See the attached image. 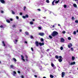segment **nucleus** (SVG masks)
<instances>
[{"mask_svg":"<svg viewBox=\"0 0 78 78\" xmlns=\"http://www.w3.org/2000/svg\"><path fill=\"white\" fill-rule=\"evenodd\" d=\"M6 21L8 23H10V21L8 19L6 20Z\"/></svg>","mask_w":78,"mask_h":78,"instance_id":"f3484780","label":"nucleus"},{"mask_svg":"<svg viewBox=\"0 0 78 78\" xmlns=\"http://www.w3.org/2000/svg\"><path fill=\"white\" fill-rule=\"evenodd\" d=\"M58 2H59V0H58V1H56L55 2V4H57L58 3Z\"/></svg>","mask_w":78,"mask_h":78,"instance_id":"393cba45","label":"nucleus"},{"mask_svg":"<svg viewBox=\"0 0 78 78\" xmlns=\"http://www.w3.org/2000/svg\"><path fill=\"white\" fill-rule=\"evenodd\" d=\"M26 58H28V56H26Z\"/></svg>","mask_w":78,"mask_h":78,"instance_id":"e2e57ef3","label":"nucleus"},{"mask_svg":"<svg viewBox=\"0 0 78 78\" xmlns=\"http://www.w3.org/2000/svg\"><path fill=\"white\" fill-rule=\"evenodd\" d=\"M16 72L15 71H13V76H16Z\"/></svg>","mask_w":78,"mask_h":78,"instance_id":"9b49d317","label":"nucleus"},{"mask_svg":"<svg viewBox=\"0 0 78 78\" xmlns=\"http://www.w3.org/2000/svg\"><path fill=\"white\" fill-rule=\"evenodd\" d=\"M21 77L22 78H24V76H23L22 75V76H21Z\"/></svg>","mask_w":78,"mask_h":78,"instance_id":"8fccbe9b","label":"nucleus"},{"mask_svg":"<svg viewBox=\"0 0 78 78\" xmlns=\"http://www.w3.org/2000/svg\"><path fill=\"white\" fill-rule=\"evenodd\" d=\"M10 21H12V18H10Z\"/></svg>","mask_w":78,"mask_h":78,"instance_id":"5fc2aeb1","label":"nucleus"},{"mask_svg":"<svg viewBox=\"0 0 78 78\" xmlns=\"http://www.w3.org/2000/svg\"><path fill=\"white\" fill-rule=\"evenodd\" d=\"M73 34H74V35H75V34H76V31H74L73 32Z\"/></svg>","mask_w":78,"mask_h":78,"instance_id":"5701e85b","label":"nucleus"},{"mask_svg":"<svg viewBox=\"0 0 78 78\" xmlns=\"http://www.w3.org/2000/svg\"><path fill=\"white\" fill-rule=\"evenodd\" d=\"M3 12H4L3 11H2H2H1V13L2 14H3Z\"/></svg>","mask_w":78,"mask_h":78,"instance_id":"49530a36","label":"nucleus"},{"mask_svg":"<svg viewBox=\"0 0 78 78\" xmlns=\"http://www.w3.org/2000/svg\"><path fill=\"white\" fill-rule=\"evenodd\" d=\"M53 28H54L55 27V25L52 26Z\"/></svg>","mask_w":78,"mask_h":78,"instance_id":"680f3d73","label":"nucleus"},{"mask_svg":"<svg viewBox=\"0 0 78 78\" xmlns=\"http://www.w3.org/2000/svg\"><path fill=\"white\" fill-rule=\"evenodd\" d=\"M16 27V26H15V25H13L12 26V27Z\"/></svg>","mask_w":78,"mask_h":78,"instance_id":"4d7b16f0","label":"nucleus"},{"mask_svg":"<svg viewBox=\"0 0 78 78\" xmlns=\"http://www.w3.org/2000/svg\"><path fill=\"white\" fill-rule=\"evenodd\" d=\"M50 78H53V77H54V76H53V75H50Z\"/></svg>","mask_w":78,"mask_h":78,"instance_id":"b1692460","label":"nucleus"},{"mask_svg":"<svg viewBox=\"0 0 78 78\" xmlns=\"http://www.w3.org/2000/svg\"><path fill=\"white\" fill-rule=\"evenodd\" d=\"M76 62H71V65H75L76 64Z\"/></svg>","mask_w":78,"mask_h":78,"instance_id":"f8f14e48","label":"nucleus"},{"mask_svg":"<svg viewBox=\"0 0 78 78\" xmlns=\"http://www.w3.org/2000/svg\"><path fill=\"white\" fill-rule=\"evenodd\" d=\"M39 45L40 46H42V45H44V43H39Z\"/></svg>","mask_w":78,"mask_h":78,"instance_id":"6e6552de","label":"nucleus"},{"mask_svg":"<svg viewBox=\"0 0 78 78\" xmlns=\"http://www.w3.org/2000/svg\"><path fill=\"white\" fill-rule=\"evenodd\" d=\"M68 40H71V38L70 37H69L68 38Z\"/></svg>","mask_w":78,"mask_h":78,"instance_id":"473e14b6","label":"nucleus"},{"mask_svg":"<svg viewBox=\"0 0 78 78\" xmlns=\"http://www.w3.org/2000/svg\"><path fill=\"white\" fill-rule=\"evenodd\" d=\"M55 58L56 59H58V58H59V56H58V55H55Z\"/></svg>","mask_w":78,"mask_h":78,"instance_id":"6ab92c4d","label":"nucleus"},{"mask_svg":"<svg viewBox=\"0 0 78 78\" xmlns=\"http://www.w3.org/2000/svg\"><path fill=\"white\" fill-rule=\"evenodd\" d=\"M16 19H19V16H16Z\"/></svg>","mask_w":78,"mask_h":78,"instance_id":"09e8293b","label":"nucleus"},{"mask_svg":"<svg viewBox=\"0 0 78 78\" xmlns=\"http://www.w3.org/2000/svg\"><path fill=\"white\" fill-rule=\"evenodd\" d=\"M10 67L12 69H13V68H14V66H13V65H10Z\"/></svg>","mask_w":78,"mask_h":78,"instance_id":"aec40b11","label":"nucleus"},{"mask_svg":"<svg viewBox=\"0 0 78 78\" xmlns=\"http://www.w3.org/2000/svg\"><path fill=\"white\" fill-rule=\"evenodd\" d=\"M61 42H64L65 41V40L63 38H61L60 39Z\"/></svg>","mask_w":78,"mask_h":78,"instance_id":"1a4fd4ad","label":"nucleus"},{"mask_svg":"<svg viewBox=\"0 0 78 78\" xmlns=\"http://www.w3.org/2000/svg\"><path fill=\"white\" fill-rule=\"evenodd\" d=\"M71 50H72V51H73V48H71Z\"/></svg>","mask_w":78,"mask_h":78,"instance_id":"c03bdc74","label":"nucleus"},{"mask_svg":"<svg viewBox=\"0 0 78 78\" xmlns=\"http://www.w3.org/2000/svg\"><path fill=\"white\" fill-rule=\"evenodd\" d=\"M32 20H33V21H35V20H34V19H33Z\"/></svg>","mask_w":78,"mask_h":78,"instance_id":"bf43d9fd","label":"nucleus"},{"mask_svg":"<svg viewBox=\"0 0 78 78\" xmlns=\"http://www.w3.org/2000/svg\"><path fill=\"white\" fill-rule=\"evenodd\" d=\"M50 51V49H47V50H46V51L48 52V51Z\"/></svg>","mask_w":78,"mask_h":78,"instance_id":"a19ab883","label":"nucleus"},{"mask_svg":"<svg viewBox=\"0 0 78 78\" xmlns=\"http://www.w3.org/2000/svg\"><path fill=\"white\" fill-rule=\"evenodd\" d=\"M73 6H74V7H77V5H76V4H73Z\"/></svg>","mask_w":78,"mask_h":78,"instance_id":"a211bd4d","label":"nucleus"},{"mask_svg":"<svg viewBox=\"0 0 78 78\" xmlns=\"http://www.w3.org/2000/svg\"><path fill=\"white\" fill-rule=\"evenodd\" d=\"M22 29L20 30V32H22Z\"/></svg>","mask_w":78,"mask_h":78,"instance_id":"6e6d98bb","label":"nucleus"},{"mask_svg":"<svg viewBox=\"0 0 78 78\" xmlns=\"http://www.w3.org/2000/svg\"><path fill=\"white\" fill-rule=\"evenodd\" d=\"M12 12L13 14H15V12H14V11H13V10H12Z\"/></svg>","mask_w":78,"mask_h":78,"instance_id":"c85d7f7f","label":"nucleus"},{"mask_svg":"<svg viewBox=\"0 0 78 78\" xmlns=\"http://www.w3.org/2000/svg\"><path fill=\"white\" fill-rule=\"evenodd\" d=\"M43 18H44V19H46V17H43Z\"/></svg>","mask_w":78,"mask_h":78,"instance_id":"0e129e2a","label":"nucleus"},{"mask_svg":"<svg viewBox=\"0 0 78 78\" xmlns=\"http://www.w3.org/2000/svg\"><path fill=\"white\" fill-rule=\"evenodd\" d=\"M43 78H46V77L45 76L43 77Z\"/></svg>","mask_w":78,"mask_h":78,"instance_id":"338daca9","label":"nucleus"},{"mask_svg":"<svg viewBox=\"0 0 78 78\" xmlns=\"http://www.w3.org/2000/svg\"><path fill=\"white\" fill-rule=\"evenodd\" d=\"M64 7L65 8H67V5H64Z\"/></svg>","mask_w":78,"mask_h":78,"instance_id":"c9c22d12","label":"nucleus"},{"mask_svg":"<svg viewBox=\"0 0 78 78\" xmlns=\"http://www.w3.org/2000/svg\"><path fill=\"white\" fill-rule=\"evenodd\" d=\"M26 6H25L24 7V8H23V10L24 11H25V9H26Z\"/></svg>","mask_w":78,"mask_h":78,"instance_id":"cd10ccee","label":"nucleus"},{"mask_svg":"<svg viewBox=\"0 0 78 78\" xmlns=\"http://www.w3.org/2000/svg\"><path fill=\"white\" fill-rule=\"evenodd\" d=\"M25 43H26V44H27V41H25Z\"/></svg>","mask_w":78,"mask_h":78,"instance_id":"052dcab7","label":"nucleus"},{"mask_svg":"<svg viewBox=\"0 0 78 78\" xmlns=\"http://www.w3.org/2000/svg\"><path fill=\"white\" fill-rule=\"evenodd\" d=\"M71 19H72V20H74V17H72Z\"/></svg>","mask_w":78,"mask_h":78,"instance_id":"ea45409f","label":"nucleus"},{"mask_svg":"<svg viewBox=\"0 0 78 78\" xmlns=\"http://www.w3.org/2000/svg\"><path fill=\"white\" fill-rule=\"evenodd\" d=\"M15 41L16 42V44H17V40H15Z\"/></svg>","mask_w":78,"mask_h":78,"instance_id":"de8ad7c7","label":"nucleus"},{"mask_svg":"<svg viewBox=\"0 0 78 78\" xmlns=\"http://www.w3.org/2000/svg\"><path fill=\"white\" fill-rule=\"evenodd\" d=\"M17 72H18V73H20V71H17Z\"/></svg>","mask_w":78,"mask_h":78,"instance_id":"a18cd8bd","label":"nucleus"},{"mask_svg":"<svg viewBox=\"0 0 78 78\" xmlns=\"http://www.w3.org/2000/svg\"><path fill=\"white\" fill-rule=\"evenodd\" d=\"M64 76H65V73L64 72H63L62 73V78H64Z\"/></svg>","mask_w":78,"mask_h":78,"instance_id":"20e7f679","label":"nucleus"},{"mask_svg":"<svg viewBox=\"0 0 78 78\" xmlns=\"http://www.w3.org/2000/svg\"><path fill=\"white\" fill-rule=\"evenodd\" d=\"M20 15L21 16H22V13L21 12H20Z\"/></svg>","mask_w":78,"mask_h":78,"instance_id":"864d4df0","label":"nucleus"},{"mask_svg":"<svg viewBox=\"0 0 78 78\" xmlns=\"http://www.w3.org/2000/svg\"><path fill=\"white\" fill-rule=\"evenodd\" d=\"M55 1H56V0H54L52 2L53 6V5H55V4H54V3H55Z\"/></svg>","mask_w":78,"mask_h":78,"instance_id":"4468645a","label":"nucleus"},{"mask_svg":"<svg viewBox=\"0 0 78 78\" xmlns=\"http://www.w3.org/2000/svg\"><path fill=\"white\" fill-rule=\"evenodd\" d=\"M59 58H60L59 59H58V61L59 62H61L62 61V56H59Z\"/></svg>","mask_w":78,"mask_h":78,"instance_id":"f03ea898","label":"nucleus"},{"mask_svg":"<svg viewBox=\"0 0 78 78\" xmlns=\"http://www.w3.org/2000/svg\"><path fill=\"white\" fill-rule=\"evenodd\" d=\"M25 17H26V18H28V15L27 14H26L25 15Z\"/></svg>","mask_w":78,"mask_h":78,"instance_id":"412c9836","label":"nucleus"},{"mask_svg":"<svg viewBox=\"0 0 78 78\" xmlns=\"http://www.w3.org/2000/svg\"><path fill=\"white\" fill-rule=\"evenodd\" d=\"M0 27L1 28H4V27H3V26H2V25H1Z\"/></svg>","mask_w":78,"mask_h":78,"instance_id":"2f4dec72","label":"nucleus"},{"mask_svg":"<svg viewBox=\"0 0 78 78\" xmlns=\"http://www.w3.org/2000/svg\"><path fill=\"white\" fill-rule=\"evenodd\" d=\"M75 23H78V20H76L75 21Z\"/></svg>","mask_w":78,"mask_h":78,"instance_id":"4c0bfd02","label":"nucleus"},{"mask_svg":"<svg viewBox=\"0 0 78 78\" xmlns=\"http://www.w3.org/2000/svg\"><path fill=\"white\" fill-rule=\"evenodd\" d=\"M60 49H61V50H63V47H61Z\"/></svg>","mask_w":78,"mask_h":78,"instance_id":"e433bc0d","label":"nucleus"},{"mask_svg":"<svg viewBox=\"0 0 78 78\" xmlns=\"http://www.w3.org/2000/svg\"><path fill=\"white\" fill-rule=\"evenodd\" d=\"M30 24L31 25H33V22H30Z\"/></svg>","mask_w":78,"mask_h":78,"instance_id":"c756f323","label":"nucleus"},{"mask_svg":"<svg viewBox=\"0 0 78 78\" xmlns=\"http://www.w3.org/2000/svg\"><path fill=\"white\" fill-rule=\"evenodd\" d=\"M62 33L63 34H65V33H66V31H64L62 32Z\"/></svg>","mask_w":78,"mask_h":78,"instance_id":"58836bf2","label":"nucleus"},{"mask_svg":"<svg viewBox=\"0 0 78 78\" xmlns=\"http://www.w3.org/2000/svg\"><path fill=\"white\" fill-rule=\"evenodd\" d=\"M58 34V32L54 31L51 34V35L52 37H55V36H57Z\"/></svg>","mask_w":78,"mask_h":78,"instance_id":"f257e3e1","label":"nucleus"},{"mask_svg":"<svg viewBox=\"0 0 78 78\" xmlns=\"http://www.w3.org/2000/svg\"><path fill=\"white\" fill-rule=\"evenodd\" d=\"M46 2H47V3H50V1L48 0H46Z\"/></svg>","mask_w":78,"mask_h":78,"instance_id":"a878e982","label":"nucleus"},{"mask_svg":"<svg viewBox=\"0 0 78 78\" xmlns=\"http://www.w3.org/2000/svg\"><path fill=\"white\" fill-rule=\"evenodd\" d=\"M49 37L50 39H52V37L51 35H49Z\"/></svg>","mask_w":78,"mask_h":78,"instance_id":"72a5a7b5","label":"nucleus"},{"mask_svg":"<svg viewBox=\"0 0 78 78\" xmlns=\"http://www.w3.org/2000/svg\"><path fill=\"white\" fill-rule=\"evenodd\" d=\"M75 57L72 56V60H73V61H74V60H75Z\"/></svg>","mask_w":78,"mask_h":78,"instance_id":"2eb2a0df","label":"nucleus"},{"mask_svg":"<svg viewBox=\"0 0 78 78\" xmlns=\"http://www.w3.org/2000/svg\"><path fill=\"white\" fill-rule=\"evenodd\" d=\"M75 2H76V1H78V0H75Z\"/></svg>","mask_w":78,"mask_h":78,"instance_id":"69168bd1","label":"nucleus"},{"mask_svg":"<svg viewBox=\"0 0 78 78\" xmlns=\"http://www.w3.org/2000/svg\"><path fill=\"white\" fill-rule=\"evenodd\" d=\"M26 61H28V59H26Z\"/></svg>","mask_w":78,"mask_h":78,"instance_id":"13d9d810","label":"nucleus"},{"mask_svg":"<svg viewBox=\"0 0 78 78\" xmlns=\"http://www.w3.org/2000/svg\"><path fill=\"white\" fill-rule=\"evenodd\" d=\"M12 59L13 60V61H15V62H16V61H17V60L15 58H13Z\"/></svg>","mask_w":78,"mask_h":78,"instance_id":"dca6fc26","label":"nucleus"},{"mask_svg":"<svg viewBox=\"0 0 78 78\" xmlns=\"http://www.w3.org/2000/svg\"><path fill=\"white\" fill-rule=\"evenodd\" d=\"M0 2H1V3H2L3 4L5 3V1L4 0H0Z\"/></svg>","mask_w":78,"mask_h":78,"instance_id":"423d86ee","label":"nucleus"},{"mask_svg":"<svg viewBox=\"0 0 78 78\" xmlns=\"http://www.w3.org/2000/svg\"><path fill=\"white\" fill-rule=\"evenodd\" d=\"M30 37L31 39H33V36H32V35L30 36Z\"/></svg>","mask_w":78,"mask_h":78,"instance_id":"f704fd0d","label":"nucleus"},{"mask_svg":"<svg viewBox=\"0 0 78 78\" xmlns=\"http://www.w3.org/2000/svg\"><path fill=\"white\" fill-rule=\"evenodd\" d=\"M54 66L55 65H54V64H53V63H52L51 64V66H52V67H54Z\"/></svg>","mask_w":78,"mask_h":78,"instance_id":"7c9ffc66","label":"nucleus"},{"mask_svg":"<svg viewBox=\"0 0 78 78\" xmlns=\"http://www.w3.org/2000/svg\"><path fill=\"white\" fill-rule=\"evenodd\" d=\"M21 59L23 60L24 62H25V59H24V57L22 55H21Z\"/></svg>","mask_w":78,"mask_h":78,"instance_id":"39448f33","label":"nucleus"},{"mask_svg":"<svg viewBox=\"0 0 78 78\" xmlns=\"http://www.w3.org/2000/svg\"><path fill=\"white\" fill-rule=\"evenodd\" d=\"M31 50H32V51H34V50H33V48L32 47L31 48Z\"/></svg>","mask_w":78,"mask_h":78,"instance_id":"37998d69","label":"nucleus"},{"mask_svg":"<svg viewBox=\"0 0 78 78\" xmlns=\"http://www.w3.org/2000/svg\"><path fill=\"white\" fill-rule=\"evenodd\" d=\"M23 19H25V18H26L25 16H23Z\"/></svg>","mask_w":78,"mask_h":78,"instance_id":"79ce46f5","label":"nucleus"},{"mask_svg":"<svg viewBox=\"0 0 78 78\" xmlns=\"http://www.w3.org/2000/svg\"><path fill=\"white\" fill-rule=\"evenodd\" d=\"M35 44L37 47H38L39 45V43L38 42V41H36Z\"/></svg>","mask_w":78,"mask_h":78,"instance_id":"0eeeda50","label":"nucleus"},{"mask_svg":"<svg viewBox=\"0 0 78 78\" xmlns=\"http://www.w3.org/2000/svg\"><path fill=\"white\" fill-rule=\"evenodd\" d=\"M39 30H42V27H39Z\"/></svg>","mask_w":78,"mask_h":78,"instance_id":"603ef678","label":"nucleus"},{"mask_svg":"<svg viewBox=\"0 0 78 78\" xmlns=\"http://www.w3.org/2000/svg\"><path fill=\"white\" fill-rule=\"evenodd\" d=\"M40 40L41 42H43V41H44V39L42 38H41V39Z\"/></svg>","mask_w":78,"mask_h":78,"instance_id":"bb28decb","label":"nucleus"},{"mask_svg":"<svg viewBox=\"0 0 78 78\" xmlns=\"http://www.w3.org/2000/svg\"><path fill=\"white\" fill-rule=\"evenodd\" d=\"M39 35L41 36H44L45 35V34L43 32H41L39 33Z\"/></svg>","mask_w":78,"mask_h":78,"instance_id":"7ed1b4c3","label":"nucleus"},{"mask_svg":"<svg viewBox=\"0 0 78 78\" xmlns=\"http://www.w3.org/2000/svg\"><path fill=\"white\" fill-rule=\"evenodd\" d=\"M71 47H72V43H70L69 45H68V47L69 48H70Z\"/></svg>","mask_w":78,"mask_h":78,"instance_id":"9d476101","label":"nucleus"},{"mask_svg":"<svg viewBox=\"0 0 78 78\" xmlns=\"http://www.w3.org/2000/svg\"><path fill=\"white\" fill-rule=\"evenodd\" d=\"M77 32L78 33V30H77Z\"/></svg>","mask_w":78,"mask_h":78,"instance_id":"774afa93","label":"nucleus"},{"mask_svg":"<svg viewBox=\"0 0 78 78\" xmlns=\"http://www.w3.org/2000/svg\"><path fill=\"white\" fill-rule=\"evenodd\" d=\"M25 34H26V35H29V34L27 32H25Z\"/></svg>","mask_w":78,"mask_h":78,"instance_id":"4be33fe9","label":"nucleus"},{"mask_svg":"<svg viewBox=\"0 0 78 78\" xmlns=\"http://www.w3.org/2000/svg\"><path fill=\"white\" fill-rule=\"evenodd\" d=\"M34 76L35 77V78H37V76L36 75H34Z\"/></svg>","mask_w":78,"mask_h":78,"instance_id":"3c124183","label":"nucleus"},{"mask_svg":"<svg viewBox=\"0 0 78 78\" xmlns=\"http://www.w3.org/2000/svg\"><path fill=\"white\" fill-rule=\"evenodd\" d=\"M2 43L3 44V46H4V47H5V46H6V44H5V42L2 41Z\"/></svg>","mask_w":78,"mask_h":78,"instance_id":"ddd939ff","label":"nucleus"}]
</instances>
